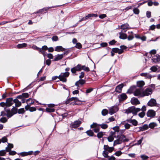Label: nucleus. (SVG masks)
<instances>
[{
    "mask_svg": "<svg viewBox=\"0 0 160 160\" xmlns=\"http://www.w3.org/2000/svg\"><path fill=\"white\" fill-rule=\"evenodd\" d=\"M128 123H131L134 126H136L138 124V122L136 120L132 119L131 118L128 119L122 122V124L124 125V127L126 129H129L130 127L132 126V125L129 124Z\"/></svg>",
    "mask_w": 160,
    "mask_h": 160,
    "instance_id": "obj_1",
    "label": "nucleus"
},
{
    "mask_svg": "<svg viewBox=\"0 0 160 160\" xmlns=\"http://www.w3.org/2000/svg\"><path fill=\"white\" fill-rule=\"evenodd\" d=\"M103 149L104 150L103 152L102 155L105 158L109 157L108 155V152H111L114 150L113 147H109L108 145H104Z\"/></svg>",
    "mask_w": 160,
    "mask_h": 160,
    "instance_id": "obj_2",
    "label": "nucleus"
},
{
    "mask_svg": "<svg viewBox=\"0 0 160 160\" xmlns=\"http://www.w3.org/2000/svg\"><path fill=\"white\" fill-rule=\"evenodd\" d=\"M118 139L115 140L113 143V146L117 144H120L123 142L127 141L128 140L126 138L125 136L123 135L120 136H118Z\"/></svg>",
    "mask_w": 160,
    "mask_h": 160,
    "instance_id": "obj_3",
    "label": "nucleus"
},
{
    "mask_svg": "<svg viewBox=\"0 0 160 160\" xmlns=\"http://www.w3.org/2000/svg\"><path fill=\"white\" fill-rule=\"evenodd\" d=\"M141 110V109L138 108H136L134 106L129 108L126 110L125 112L128 114L132 113L133 115H136L137 112Z\"/></svg>",
    "mask_w": 160,
    "mask_h": 160,
    "instance_id": "obj_4",
    "label": "nucleus"
},
{
    "mask_svg": "<svg viewBox=\"0 0 160 160\" xmlns=\"http://www.w3.org/2000/svg\"><path fill=\"white\" fill-rule=\"evenodd\" d=\"M4 110L7 112V116L8 118H10L14 114L17 112V109L13 107V108H12L11 111L10 110H8L7 109V108H4Z\"/></svg>",
    "mask_w": 160,
    "mask_h": 160,
    "instance_id": "obj_5",
    "label": "nucleus"
},
{
    "mask_svg": "<svg viewBox=\"0 0 160 160\" xmlns=\"http://www.w3.org/2000/svg\"><path fill=\"white\" fill-rule=\"evenodd\" d=\"M69 73L66 72L64 73H62L59 76V79L60 80L63 82H66L67 81L66 78L69 76Z\"/></svg>",
    "mask_w": 160,
    "mask_h": 160,
    "instance_id": "obj_6",
    "label": "nucleus"
},
{
    "mask_svg": "<svg viewBox=\"0 0 160 160\" xmlns=\"http://www.w3.org/2000/svg\"><path fill=\"white\" fill-rule=\"evenodd\" d=\"M108 108L109 110V113L111 115L118 111L119 109L117 105Z\"/></svg>",
    "mask_w": 160,
    "mask_h": 160,
    "instance_id": "obj_7",
    "label": "nucleus"
},
{
    "mask_svg": "<svg viewBox=\"0 0 160 160\" xmlns=\"http://www.w3.org/2000/svg\"><path fill=\"white\" fill-rule=\"evenodd\" d=\"M133 94L135 96L138 97H143V93L141 89H135L133 92Z\"/></svg>",
    "mask_w": 160,
    "mask_h": 160,
    "instance_id": "obj_8",
    "label": "nucleus"
},
{
    "mask_svg": "<svg viewBox=\"0 0 160 160\" xmlns=\"http://www.w3.org/2000/svg\"><path fill=\"white\" fill-rule=\"evenodd\" d=\"M157 104L156 100L153 98L151 99L147 103L148 105L150 107L156 106Z\"/></svg>",
    "mask_w": 160,
    "mask_h": 160,
    "instance_id": "obj_9",
    "label": "nucleus"
},
{
    "mask_svg": "<svg viewBox=\"0 0 160 160\" xmlns=\"http://www.w3.org/2000/svg\"><path fill=\"white\" fill-rule=\"evenodd\" d=\"M81 66L80 64H78L76 66L71 68V72L72 73H75L77 71H81Z\"/></svg>",
    "mask_w": 160,
    "mask_h": 160,
    "instance_id": "obj_10",
    "label": "nucleus"
},
{
    "mask_svg": "<svg viewBox=\"0 0 160 160\" xmlns=\"http://www.w3.org/2000/svg\"><path fill=\"white\" fill-rule=\"evenodd\" d=\"M6 107L11 106L14 103V100L11 98H7L6 100Z\"/></svg>",
    "mask_w": 160,
    "mask_h": 160,
    "instance_id": "obj_11",
    "label": "nucleus"
},
{
    "mask_svg": "<svg viewBox=\"0 0 160 160\" xmlns=\"http://www.w3.org/2000/svg\"><path fill=\"white\" fill-rule=\"evenodd\" d=\"M98 124L96 123H93L91 125L90 127L91 128H94V131L95 132H98L99 131V128H98Z\"/></svg>",
    "mask_w": 160,
    "mask_h": 160,
    "instance_id": "obj_12",
    "label": "nucleus"
},
{
    "mask_svg": "<svg viewBox=\"0 0 160 160\" xmlns=\"http://www.w3.org/2000/svg\"><path fill=\"white\" fill-rule=\"evenodd\" d=\"M61 5H58V6H53L52 7H47L46 8H44L42 9H41L39 10L38 11H37L36 13H38L40 12H43L44 11H45L48 10L50 8H56L57 7L60 6Z\"/></svg>",
    "mask_w": 160,
    "mask_h": 160,
    "instance_id": "obj_13",
    "label": "nucleus"
},
{
    "mask_svg": "<svg viewBox=\"0 0 160 160\" xmlns=\"http://www.w3.org/2000/svg\"><path fill=\"white\" fill-rule=\"evenodd\" d=\"M152 62L157 63L160 61V56L158 54L153 56L152 58Z\"/></svg>",
    "mask_w": 160,
    "mask_h": 160,
    "instance_id": "obj_14",
    "label": "nucleus"
},
{
    "mask_svg": "<svg viewBox=\"0 0 160 160\" xmlns=\"http://www.w3.org/2000/svg\"><path fill=\"white\" fill-rule=\"evenodd\" d=\"M155 112L152 110H149L147 113V117L150 118L154 117L155 116Z\"/></svg>",
    "mask_w": 160,
    "mask_h": 160,
    "instance_id": "obj_15",
    "label": "nucleus"
},
{
    "mask_svg": "<svg viewBox=\"0 0 160 160\" xmlns=\"http://www.w3.org/2000/svg\"><path fill=\"white\" fill-rule=\"evenodd\" d=\"M152 92V89L150 88H147L143 92V96L151 95Z\"/></svg>",
    "mask_w": 160,
    "mask_h": 160,
    "instance_id": "obj_16",
    "label": "nucleus"
},
{
    "mask_svg": "<svg viewBox=\"0 0 160 160\" xmlns=\"http://www.w3.org/2000/svg\"><path fill=\"white\" fill-rule=\"evenodd\" d=\"M131 102L132 104L136 105L140 103L138 99L136 98H132L131 100Z\"/></svg>",
    "mask_w": 160,
    "mask_h": 160,
    "instance_id": "obj_17",
    "label": "nucleus"
},
{
    "mask_svg": "<svg viewBox=\"0 0 160 160\" xmlns=\"http://www.w3.org/2000/svg\"><path fill=\"white\" fill-rule=\"evenodd\" d=\"M123 86V84H121L117 86L115 88L116 91L117 92L120 93L122 91V88Z\"/></svg>",
    "mask_w": 160,
    "mask_h": 160,
    "instance_id": "obj_18",
    "label": "nucleus"
},
{
    "mask_svg": "<svg viewBox=\"0 0 160 160\" xmlns=\"http://www.w3.org/2000/svg\"><path fill=\"white\" fill-rule=\"evenodd\" d=\"M81 123L80 121H76L72 125L71 128H76L79 127Z\"/></svg>",
    "mask_w": 160,
    "mask_h": 160,
    "instance_id": "obj_19",
    "label": "nucleus"
},
{
    "mask_svg": "<svg viewBox=\"0 0 160 160\" xmlns=\"http://www.w3.org/2000/svg\"><path fill=\"white\" fill-rule=\"evenodd\" d=\"M85 82V80L83 79H80L78 81L76 82L75 83V85L76 86L79 87L80 85H83Z\"/></svg>",
    "mask_w": 160,
    "mask_h": 160,
    "instance_id": "obj_20",
    "label": "nucleus"
},
{
    "mask_svg": "<svg viewBox=\"0 0 160 160\" xmlns=\"http://www.w3.org/2000/svg\"><path fill=\"white\" fill-rule=\"evenodd\" d=\"M136 89V87L135 86H132L128 90L127 93L131 94L132 93H133L135 91Z\"/></svg>",
    "mask_w": 160,
    "mask_h": 160,
    "instance_id": "obj_21",
    "label": "nucleus"
},
{
    "mask_svg": "<svg viewBox=\"0 0 160 160\" xmlns=\"http://www.w3.org/2000/svg\"><path fill=\"white\" fill-rule=\"evenodd\" d=\"M119 98L120 101H123L126 99L127 98V96L125 93H123L120 96Z\"/></svg>",
    "mask_w": 160,
    "mask_h": 160,
    "instance_id": "obj_22",
    "label": "nucleus"
},
{
    "mask_svg": "<svg viewBox=\"0 0 160 160\" xmlns=\"http://www.w3.org/2000/svg\"><path fill=\"white\" fill-rule=\"evenodd\" d=\"M14 103H15V106L16 107H18L21 105V102L17 98H15L14 100Z\"/></svg>",
    "mask_w": 160,
    "mask_h": 160,
    "instance_id": "obj_23",
    "label": "nucleus"
},
{
    "mask_svg": "<svg viewBox=\"0 0 160 160\" xmlns=\"http://www.w3.org/2000/svg\"><path fill=\"white\" fill-rule=\"evenodd\" d=\"M63 57V54H58L55 56V58L54 59L55 61H58L59 60L61 59Z\"/></svg>",
    "mask_w": 160,
    "mask_h": 160,
    "instance_id": "obj_24",
    "label": "nucleus"
},
{
    "mask_svg": "<svg viewBox=\"0 0 160 160\" xmlns=\"http://www.w3.org/2000/svg\"><path fill=\"white\" fill-rule=\"evenodd\" d=\"M140 131H143L148 129V126L147 124H144L142 127H140L139 128Z\"/></svg>",
    "mask_w": 160,
    "mask_h": 160,
    "instance_id": "obj_25",
    "label": "nucleus"
},
{
    "mask_svg": "<svg viewBox=\"0 0 160 160\" xmlns=\"http://www.w3.org/2000/svg\"><path fill=\"white\" fill-rule=\"evenodd\" d=\"M65 48L61 46H57L55 48V51L57 52L63 51L65 50Z\"/></svg>",
    "mask_w": 160,
    "mask_h": 160,
    "instance_id": "obj_26",
    "label": "nucleus"
},
{
    "mask_svg": "<svg viewBox=\"0 0 160 160\" xmlns=\"http://www.w3.org/2000/svg\"><path fill=\"white\" fill-rule=\"evenodd\" d=\"M119 38L121 39H125L127 38L126 34L122 33V32H119Z\"/></svg>",
    "mask_w": 160,
    "mask_h": 160,
    "instance_id": "obj_27",
    "label": "nucleus"
},
{
    "mask_svg": "<svg viewBox=\"0 0 160 160\" xmlns=\"http://www.w3.org/2000/svg\"><path fill=\"white\" fill-rule=\"evenodd\" d=\"M98 17V15L95 14H88L85 17L86 20L91 17Z\"/></svg>",
    "mask_w": 160,
    "mask_h": 160,
    "instance_id": "obj_28",
    "label": "nucleus"
},
{
    "mask_svg": "<svg viewBox=\"0 0 160 160\" xmlns=\"http://www.w3.org/2000/svg\"><path fill=\"white\" fill-rule=\"evenodd\" d=\"M128 27V24L126 23L122 25L121 26V28L123 30H124L125 31H126V30H125L128 29L129 28Z\"/></svg>",
    "mask_w": 160,
    "mask_h": 160,
    "instance_id": "obj_29",
    "label": "nucleus"
},
{
    "mask_svg": "<svg viewBox=\"0 0 160 160\" xmlns=\"http://www.w3.org/2000/svg\"><path fill=\"white\" fill-rule=\"evenodd\" d=\"M144 84V82L143 81H138L137 82V86L138 87H142Z\"/></svg>",
    "mask_w": 160,
    "mask_h": 160,
    "instance_id": "obj_30",
    "label": "nucleus"
},
{
    "mask_svg": "<svg viewBox=\"0 0 160 160\" xmlns=\"http://www.w3.org/2000/svg\"><path fill=\"white\" fill-rule=\"evenodd\" d=\"M8 146L6 148V150L7 152H9L11 150V149L13 147V144L8 143Z\"/></svg>",
    "mask_w": 160,
    "mask_h": 160,
    "instance_id": "obj_31",
    "label": "nucleus"
},
{
    "mask_svg": "<svg viewBox=\"0 0 160 160\" xmlns=\"http://www.w3.org/2000/svg\"><path fill=\"white\" fill-rule=\"evenodd\" d=\"M148 127H149L150 128L152 129V128H153L157 126V124L155 122H152L150 123L149 124V125H148Z\"/></svg>",
    "mask_w": 160,
    "mask_h": 160,
    "instance_id": "obj_32",
    "label": "nucleus"
},
{
    "mask_svg": "<svg viewBox=\"0 0 160 160\" xmlns=\"http://www.w3.org/2000/svg\"><path fill=\"white\" fill-rule=\"evenodd\" d=\"M81 70H83L85 71H86L87 72H88L89 71V68L88 67H86L85 65H81Z\"/></svg>",
    "mask_w": 160,
    "mask_h": 160,
    "instance_id": "obj_33",
    "label": "nucleus"
},
{
    "mask_svg": "<svg viewBox=\"0 0 160 160\" xmlns=\"http://www.w3.org/2000/svg\"><path fill=\"white\" fill-rule=\"evenodd\" d=\"M27 44L26 43H23L22 44H18L17 45V47L18 48H23L27 46Z\"/></svg>",
    "mask_w": 160,
    "mask_h": 160,
    "instance_id": "obj_34",
    "label": "nucleus"
},
{
    "mask_svg": "<svg viewBox=\"0 0 160 160\" xmlns=\"http://www.w3.org/2000/svg\"><path fill=\"white\" fill-rule=\"evenodd\" d=\"M86 132L89 136H93L94 134L93 131L90 130L87 131Z\"/></svg>",
    "mask_w": 160,
    "mask_h": 160,
    "instance_id": "obj_35",
    "label": "nucleus"
},
{
    "mask_svg": "<svg viewBox=\"0 0 160 160\" xmlns=\"http://www.w3.org/2000/svg\"><path fill=\"white\" fill-rule=\"evenodd\" d=\"M6 150H3L0 151V157L6 155Z\"/></svg>",
    "mask_w": 160,
    "mask_h": 160,
    "instance_id": "obj_36",
    "label": "nucleus"
},
{
    "mask_svg": "<svg viewBox=\"0 0 160 160\" xmlns=\"http://www.w3.org/2000/svg\"><path fill=\"white\" fill-rule=\"evenodd\" d=\"M99 126H100L102 129H106L108 127V125L106 124L102 123L101 124H98Z\"/></svg>",
    "mask_w": 160,
    "mask_h": 160,
    "instance_id": "obj_37",
    "label": "nucleus"
},
{
    "mask_svg": "<svg viewBox=\"0 0 160 160\" xmlns=\"http://www.w3.org/2000/svg\"><path fill=\"white\" fill-rule=\"evenodd\" d=\"M130 33H131L130 34L127 38L128 40H131L134 38V36L133 35V33L132 32H131Z\"/></svg>",
    "mask_w": 160,
    "mask_h": 160,
    "instance_id": "obj_38",
    "label": "nucleus"
},
{
    "mask_svg": "<svg viewBox=\"0 0 160 160\" xmlns=\"http://www.w3.org/2000/svg\"><path fill=\"white\" fill-rule=\"evenodd\" d=\"M105 132H99L97 135V137L100 138H101L103 136Z\"/></svg>",
    "mask_w": 160,
    "mask_h": 160,
    "instance_id": "obj_39",
    "label": "nucleus"
},
{
    "mask_svg": "<svg viewBox=\"0 0 160 160\" xmlns=\"http://www.w3.org/2000/svg\"><path fill=\"white\" fill-rule=\"evenodd\" d=\"M55 109L54 108H47L46 109V111L47 112H54L55 111Z\"/></svg>",
    "mask_w": 160,
    "mask_h": 160,
    "instance_id": "obj_40",
    "label": "nucleus"
},
{
    "mask_svg": "<svg viewBox=\"0 0 160 160\" xmlns=\"http://www.w3.org/2000/svg\"><path fill=\"white\" fill-rule=\"evenodd\" d=\"M27 103L30 105L34 103L33 101L31 98H29L28 99L27 101Z\"/></svg>",
    "mask_w": 160,
    "mask_h": 160,
    "instance_id": "obj_41",
    "label": "nucleus"
},
{
    "mask_svg": "<svg viewBox=\"0 0 160 160\" xmlns=\"http://www.w3.org/2000/svg\"><path fill=\"white\" fill-rule=\"evenodd\" d=\"M108 112V111L106 109H103L102 112V114L103 116L106 115Z\"/></svg>",
    "mask_w": 160,
    "mask_h": 160,
    "instance_id": "obj_42",
    "label": "nucleus"
},
{
    "mask_svg": "<svg viewBox=\"0 0 160 160\" xmlns=\"http://www.w3.org/2000/svg\"><path fill=\"white\" fill-rule=\"evenodd\" d=\"M75 100L74 103H73V102L71 103H70L71 104H72V105H74V104L75 105H78V104L77 103H76L77 102L79 101V102H81L79 100L78 98L77 97H75Z\"/></svg>",
    "mask_w": 160,
    "mask_h": 160,
    "instance_id": "obj_43",
    "label": "nucleus"
},
{
    "mask_svg": "<svg viewBox=\"0 0 160 160\" xmlns=\"http://www.w3.org/2000/svg\"><path fill=\"white\" fill-rule=\"evenodd\" d=\"M75 47L76 48L80 49L82 47L81 44L79 42H77L76 43Z\"/></svg>",
    "mask_w": 160,
    "mask_h": 160,
    "instance_id": "obj_44",
    "label": "nucleus"
},
{
    "mask_svg": "<svg viewBox=\"0 0 160 160\" xmlns=\"http://www.w3.org/2000/svg\"><path fill=\"white\" fill-rule=\"evenodd\" d=\"M156 53V51L155 49H153L150 52V58L152 56V54H155Z\"/></svg>",
    "mask_w": 160,
    "mask_h": 160,
    "instance_id": "obj_45",
    "label": "nucleus"
},
{
    "mask_svg": "<svg viewBox=\"0 0 160 160\" xmlns=\"http://www.w3.org/2000/svg\"><path fill=\"white\" fill-rule=\"evenodd\" d=\"M7 121V119L5 117H2L0 119V122L2 123H5Z\"/></svg>",
    "mask_w": 160,
    "mask_h": 160,
    "instance_id": "obj_46",
    "label": "nucleus"
},
{
    "mask_svg": "<svg viewBox=\"0 0 160 160\" xmlns=\"http://www.w3.org/2000/svg\"><path fill=\"white\" fill-rule=\"evenodd\" d=\"M140 157L143 160H147L149 158L148 156L144 155H141Z\"/></svg>",
    "mask_w": 160,
    "mask_h": 160,
    "instance_id": "obj_47",
    "label": "nucleus"
},
{
    "mask_svg": "<svg viewBox=\"0 0 160 160\" xmlns=\"http://www.w3.org/2000/svg\"><path fill=\"white\" fill-rule=\"evenodd\" d=\"M133 11L134 12V13L136 14H138L139 12V10L136 8H135L133 9Z\"/></svg>",
    "mask_w": 160,
    "mask_h": 160,
    "instance_id": "obj_48",
    "label": "nucleus"
},
{
    "mask_svg": "<svg viewBox=\"0 0 160 160\" xmlns=\"http://www.w3.org/2000/svg\"><path fill=\"white\" fill-rule=\"evenodd\" d=\"M1 140L2 142L4 143L7 142L8 139L6 137H4L2 138Z\"/></svg>",
    "mask_w": 160,
    "mask_h": 160,
    "instance_id": "obj_49",
    "label": "nucleus"
},
{
    "mask_svg": "<svg viewBox=\"0 0 160 160\" xmlns=\"http://www.w3.org/2000/svg\"><path fill=\"white\" fill-rule=\"evenodd\" d=\"M145 115V113L143 111H142L138 114V116L141 118H143Z\"/></svg>",
    "mask_w": 160,
    "mask_h": 160,
    "instance_id": "obj_50",
    "label": "nucleus"
},
{
    "mask_svg": "<svg viewBox=\"0 0 160 160\" xmlns=\"http://www.w3.org/2000/svg\"><path fill=\"white\" fill-rule=\"evenodd\" d=\"M25 112L24 109L23 108H22L19 109L18 111V112L19 114L23 113Z\"/></svg>",
    "mask_w": 160,
    "mask_h": 160,
    "instance_id": "obj_51",
    "label": "nucleus"
},
{
    "mask_svg": "<svg viewBox=\"0 0 160 160\" xmlns=\"http://www.w3.org/2000/svg\"><path fill=\"white\" fill-rule=\"evenodd\" d=\"M108 141L109 142H111L113 140L114 138L112 136H110L108 138Z\"/></svg>",
    "mask_w": 160,
    "mask_h": 160,
    "instance_id": "obj_52",
    "label": "nucleus"
},
{
    "mask_svg": "<svg viewBox=\"0 0 160 160\" xmlns=\"http://www.w3.org/2000/svg\"><path fill=\"white\" fill-rule=\"evenodd\" d=\"M150 70L152 72H155L157 71V68L155 66H152L150 68Z\"/></svg>",
    "mask_w": 160,
    "mask_h": 160,
    "instance_id": "obj_53",
    "label": "nucleus"
},
{
    "mask_svg": "<svg viewBox=\"0 0 160 160\" xmlns=\"http://www.w3.org/2000/svg\"><path fill=\"white\" fill-rule=\"evenodd\" d=\"M122 154V152L120 151H118L114 153V154L117 156H120Z\"/></svg>",
    "mask_w": 160,
    "mask_h": 160,
    "instance_id": "obj_54",
    "label": "nucleus"
},
{
    "mask_svg": "<svg viewBox=\"0 0 160 160\" xmlns=\"http://www.w3.org/2000/svg\"><path fill=\"white\" fill-rule=\"evenodd\" d=\"M22 97L27 98L29 96V94L28 93H23L22 94Z\"/></svg>",
    "mask_w": 160,
    "mask_h": 160,
    "instance_id": "obj_55",
    "label": "nucleus"
},
{
    "mask_svg": "<svg viewBox=\"0 0 160 160\" xmlns=\"http://www.w3.org/2000/svg\"><path fill=\"white\" fill-rule=\"evenodd\" d=\"M145 77L147 78L150 79L151 78H152V75L147 73V75H146Z\"/></svg>",
    "mask_w": 160,
    "mask_h": 160,
    "instance_id": "obj_56",
    "label": "nucleus"
},
{
    "mask_svg": "<svg viewBox=\"0 0 160 160\" xmlns=\"http://www.w3.org/2000/svg\"><path fill=\"white\" fill-rule=\"evenodd\" d=\"M108 120L109 121L108 122H107L108 123L110 122H112L115 120V118L113 116H112L108 118Z\"/></svg>",
    "mask_w": 160,
    "mask_h": 160,
    "instance_id": "obj_57",
    "label": "nucleus"
},
{
    "mask_svg": "<svg viewBox=\"0 0 160 160\" xmlns=\"http://www.w3.org/2000/svg\"><path fill=\"white\" fill-rule=\"evenodd\" d=\"M84 76V73L83 72H82L80 73V75L79 76V78L80 79H82L83 78Z\"/></svg>",
    "mask_w": 160,
    "mask_h": 160,
    "instance_id": "obj_58",
    "label": "nucleus"
},
{
    "mask_svg": "<svg viewBox=\"0 0 160 160\" xmlns=\"http://www.w3.org/2000/svg\"><path fill=\"white\" fill-rule=\"evenodd\" d=\"M52 40L53 41H57L58 40V38L57 36H54L52 37Z\"/></svg>",
    "mask_w": 160,
    "mask_h": 160,
    "instance_id": "obj_59",
    "label": "nucleus"
},
{
    "mask_svg": "<svg viewBox=\"0 0 160 160\" xmlns=\"http://www.w3.org/2000/svg\"><path fill=\"white\" fill-rule=\"evenodd\" d=\"M119 50V48H114L112 49V51L115 53H118V51Z\"/></svg>",
    "mask_w": 160,
    "mask_h": 160,
    "instance_id": "obj_60",
    "label": "nucleus"
},
{
    "mask_svg": "<svg viewBox=\"0 0 160 160\" xmlns=\"http://www.w3.org/2000/svg\"><path fill=\"white\" fill-rule=\"evenodd\" d=\"M46 56L48 58H49V59H52L53 58V56L52 54H51V53L47 54Z\"/></svg>",
    "mask_w": 160,
    "mask_h": 160,
    "instance_id": "obj_61",
    "label": "nucleus"
},
{
    "mask_svg": "<svg viewBox=\"0 0 160 160\" xmlns=\"http://www.w3.org/2000/svg\"><path fill=\"white\" fill-rule=\"evenodd\" d=\"M146 16L147 18H149L151 17V12H150L148 11L146 13Z\"/></svg>",
    "mask_w": 160,
    "mask_h": 160,
    "instance_id": "obj_62",
    "label": "nucleus"
},
{
    "mask_svg": "<svg viewBox=\"0 0 160 160\" xmlns=\"http://www.w3.org/2000/svg\"><path fill=\"white\" fill-rule=\"evenodd\" d=\"M9 154L11 155H14L16 154V152L14 151H10L9 152Z\"/></svg>",
    "mask_w": 160,
    "mask_h": 160,
    "instance_id": "obj_63",
    "label": "nucleus"
},
{
    "mask_svg": "<svg viewBox=\"0 0 160 160\" xmlns=\"http://www.w3.org/2000/svg\"><path fill=\"white\" fill-rule=\"evenodd\" d=\"M116 42L114 40H112L109 42V44L110 45H114L116 43Z\"/></svg>",
    "mask_w": 160,
    "mask_h": 160,
    "instance_id": "obj_64",
    "label": "nucleus"
}]
</instances>
